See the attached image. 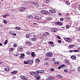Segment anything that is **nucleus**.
<instances>
[{"mask_svg":"<svg viewBox=\"0 0 80 80\" xmlns=\"http://www.w3.org/2000/svg\"><path fill=\"white\" fill-rule=\"evenodd\" d=\"M46 55L47 57H51L53 56V53L52 52H48L46 54Z\"/></svg>","mask_w":80,"mask_h":80,"instance_id":"1","label":"nucleus"},{"mask_svg":"<svg viewBox=\"0 0 80 80\" xmlns=\"http://www.w3.org/2000/svg\"><path fill=\"white\" fill-rule=\"evenodd\" d=\"M41 12L44 14V15H47L48 14V12L46 10H42L41 11Z\"/></svg>","mask_w":80,"mask_h":80,"instance_id":"2","label":"nucleus"},{"mask_svg":"<svg viewBox=\"0 0 80 80\" xmlns=\"http://www.w3.org/2000/svg\"><path fill=\"white\" fill-rule=\"evenodd\" d=\"M50 30L51 32H56L58 31V29L56 28H50Z\"/></svg>","mask_w":80,"mask_h":80,"instance_id":"3","label":"nucleus"},{"mask_svg":"<svg viewBox=\"0 0 80 80\" xmlns=\"http://www.w3.org/2000/svg\"><path fill=\"white\" fill-rule=\"evenodd\" d=\"M26 10V8L24 7H21L20 8L19 10L20 11V12H25V10Z\"/></svg>","mask_w":80,"mask_h":80,"instance_id":"4","label":"nucleus"},{"mask_svg":"<svg viewBox=\"0 0 80 80\" xmlns=\"http://www.w3.org/2000/svg\"><path fill=\"white\" fill-rule=\"evenodd\" d=\"M23 50V48L21 46L18 47L17 48V50L18 52H22Z\"/></svg>","mask_w":80,"mask_h":80,"instance_id":"5","label":"nucleus"},{"mask_svg":"<svg viewBox=\"0 0 80 80\" xmlns=\"http://www.w3.org/2000/svg\"><path fill=\"white\" fill-rule=\"evenodd\" d=\"M49 12H50V13H55L56 11H55V10L53 8H51L49 9Z\"/></svg>","mask_w":80,"mask_h":80,"instance_id":"6","label":"nucleus"},{"mask_svg":"<svg viewBox=\"0 0 80 80\" xmlns=\"http://www.w3.org/2000/svg\"><path fill=\"white\" fill-rule=\"evenodd\" d=\"M21 56L19 57V58L21 59L25 58V54L23 53L21 54L20 55Z\"/></svg>","mask_w":80,"mask_h":80,"instance_id":"7","label":"nucleus"},{"mask_svg":"<svg viewBox=\"0 0 80 80\" xmlns=\"http://www.w3.org/2000/svg\"><path fill=\"white\" fill-rule=\"evenodd\" d=\"M30 62V60L28 59L26 61V62L24 61V64H29Z\"/></svg>","mask_w":80,"mask_h":80,"instance_id":"8","label":"nucleus"},{"mask_svg":"<svg viewBox=\"0 0 80 80\" xmlns=\"http://www.w3.org/2000/svg\"><path fill=\"white\" fill-rule=\"evenodd\" d=\"M56 24L57 25H59V26H60L63 25V23L61 22H57L56 23Z\"/></svg>","mask_w":80,"mask_h":80,"instance_id":"9","label":"nucleus"},{"mask_svg":"<svg viewBox=\"0 0 80 80\" xmlns=\"http://www.w3.org/2000/svg\"><path fill=\"white\" fill-rule=\"evenodd\" d=\"M18 72V71H14L11 72V74H12L13 75L14 74H16Z\"/></svg>","mask_w":80,"mask_h":80,"instance_id":"10","label":"nucleus"},{"mask_svg":"<svg viewBox=\"0 0 80 80\" xmlns=\"http://www.w3.org/2000/svg\"><path fill=\"white\" fill-rule=\"evenodd\" d=\"M34 74L35 76H36V75H39V72H38V70H37L36 72H34Z\"/></svg>","mask_w":80,"mask_h":80,"instance_id":"11","label":"nucleus"},{"mask_svg":"<svg viewBox=\"0 0 80 80\" xmlns=\"http://www.w3.org/2000/svg\"><path fill=\"white\" fill-rule=\"evenodd\" d=\"M32 3L33 5H35V6H37V5H38V2H33Z\"/></svg>","mask_w":80,"mask_h":80,"instance_id":"12","label":"nucleus"},{"mask_svg":"<svg viewBox=\"0 0 80 80\" xmlns=\"http://www.w3.org/2000/svg\"><path fill=\"white\" fill-rule=\"evenodd\" d=\"M35 18L36 19H37V20H39V19L40 18V15L36 16L35 17Z\"/></svg>","mask_w":80,"mask_h":80,"instance_id":"13","label":"nucleus"},{"mask_svg":"<svg viewBox=\"0 0 80 80\" xmlns=\"http://www.w3.org/2000/svg\"><path fill=\"white\" fill-rule=\"evenodd\" d=\"M31 56L33 58L35 57V52H32L31 53Z\"/></svg>","mask_w":80,"mask_h":80,"instance_id":"14","label":"nucleus"},{"mask_svg":"<svg viewBox=\"0 0 80 80\" xmlns=\"http://www.w3.org/2000/svg\"><path fill=\"white\" fill-rule=\"evenodd\" d=\"M37 80H40V76L38 75H37L36 76Z\"/></svg>","mask_w":80,"mask_h":80,"instance_id":"15","label":"nucleus"},{"mask_svg":"<svg viewBox=\"0 0 80 80\" xmlns=\"http://www.w3.org/2000/svg\"><path fill=\"white\" fill-rule=\"evenodd\" d=\"M31 40L32 42H35L37 41V39L35 38H32L31 39Z\"/></svg>","mask_w":80,"mask_h":80,"instance_id":"16","label":"nucleus"},{"mask_svg":"<svg viewBox=\"0 0 80 80\" xmlns=\"http://www.w3.org/2000/svg\"><path fill=\"white\" fill-rule=\"evenodd\" d=\"M71 58L72 59V60H75L76 59V56H75L72 55L71 56Z\"/></svg>","mask_w":80,"mask_h":80,"instance_id":"17","label":"nucleus"},{"mask_svg":"<svg viewBox=\"0 0 80 80\" xmlns=\"http://www.w3.org/2000/svg\"><path fill=\"white\" fill-rule=\"evenodd\" d=\"M36 62L37 63H39L40 62V59L37 58L36 60Z\"/></svg>","mask_w":80,"mask_h":80,"instance_id":"18","label":"nucleus"},{"mask_svg":"<svg viewBox=\"0 0 80 80\" xmlns=\"http://www.w3.org/2000/svg\"><path fill=\"white\" fill-rule=\"evenodd\" d=\"M30 75H32V76H35V72H32L30 73Z\"/></svg>","mask_w":80,"mask_h":80,"instance_id":"19","label":"nucleus"},{"mask_svg":"<svg viewBox=\"0 0 80 80\" xmlns=\"http://www.w3.org/2000/svg\"><path fill=\"white\" fill-rule=\"evenodd\" d=\"M4 70L6 72H8L10 70H9V68L6 67L4 68Z\"/></svg>","mask_w":80,"mask_h":80,"instance_id":"20","label":"nucleus"},{"mask_svg":"<svg viewBox=\"0 0 80 80\" xmlns=\"http://www.w3.org/2000/svg\"><path fill=\"white\" fill-rule=\"evenodd\" d=\"M28 18L29 19H33V16H32V15H30L28 17Z\"/></svg>","mask_w":80,"mask_h":80,"instance_id":"21","label":"nucleus"},{"mask_svg":"<svg viewBox=\"0 0 80 80\" xmlns=\"http://www.w3.org/2000/svg\"><path fill=\"white\" fill-rule=\"evenodd\" d=\"M72 39L68 38V43H71V42H72Z\"/></svg>","mask_w":80,"mask_h":80,"instance_id":"22","label":"nucleus"},{"mask_svg":"<svg viewBox=\"0 0 80 80\" xmlns=\"http://www.w3.org/2000/svg\"><path fill=\"white\" fill-rule=\"evenodd\" d=\"M39 73H43L44 72L43 70H38Z\"/></svg>","mask_w":80,"mask_h":80,"instance_id":"23","label":"nucleus"},{"mask_svg":"<svg viewBox=\"0 0 80 80\" xmlns=\"http://www.w3.org/2000/svg\"><path fill=\"white\" fill-rule=\"evenodd\" d=\"M17 30H21V28L18 27H17L15 28Z\"/></svg>","mask_w":80,"mask_h":80,"instance_id":"24","label":"nucleus"},{"mask_svg":"<svg viewBox=\"0 0 80 80\" xmlns=\"http://www.w3.org/2000/svg\"><path fill=\"white\" fill-rule=\"evenodd\" d=\"M79 51L78 50H72V52H78Z\"/></svg>","mask_w":80,"mask_h":80,"instance_id":"25","label":"nucleus"},{"mask_svg":"<svg viewBox=\"0 0 80 80\" xmlns=\"http://www.w3.org/2000/svg\"><path fill=\"white\" fill-rule=\"evenodd\" d=\"M3 22L4 24H7V21L5 20H3Z\"/></svg>","mask_w":80,"mask_h":80,"instance_id":"26","label":"nucleus"},{"mask_svg":"<svg viewBox=\"0 0 80 80\" xmlns=\"http://www.w3.org/2000/svg\"><path fill=\"white\" fill-rule=\"evenodd\" d=\"M73 47H74V46H73V45H70V46H69V48H73Z\"/></svg>","mask_w":80,"mask_h":80,"instance_id":"27","label":"nucleus"},{"mask_svg":"<svg viewBox=\"0 0 80 80\" xmlns=\"http://www.w3.org/2000/svg\"><path fill=\"white\" fill-rule=\"evenodd\" d=\"M33 60H30V64L31 65H32V64H33Z\"/></svg>","mask_w":80,"mask_h":80,"instance_id":"28","label":"nucleus"},{"mask_svg":"<svg viewBox=\"0 0 80 80\" xmlns=\"http://www.w3.org/2000/svg\"><path fill=\"white\" fill-rule=\"evenodd\" d=\"M66 64L67 65H70V62H69V61H68V60H66Z\"/></svg>","mask_w":80,"mask_h":80,"instance_id":"29","label":"nucleus"},{"mask_svg":"<svg viewBox=\"0 0 80 80\" xmlns=\"http://www.w3.org/2000/svg\"><path fill=\"white\" fill-rule=\"evenodd\" d=\"M13 50V48H10L9 49V51L10 52H12Z\"/></svg>","mask_w":80,"mask_h":80,"instance_id":"30","label":"nucleus"},{"mask_svg":"<svg viewBox=\"0 0 80 80\" xmlns=\"http://www.w3.org/2000/svg\"><path fill=\"white\" fill-rule=\"evenodd\" d=\"M7 43H8V40H6L4 42V44H5V45H7Z\"/></svg>","mask_w":80,"mask_h":80,"instance_id":"31","label":"nucleus"},{"mask_svg":"<svg viewBox=\"0 0 80 80\" xmlns=\"http://www.w3.org/2000/svg\"><path fill=\"white\" fill-rule=\"evenodd\" d=\"M66 3L67 5H70V2H68L67 1L66 2Z\"/></svg>","mask_w":80,"mask_h":80,"instance_id":"32","label":"nucleus"},{"mask_svg":"<svg viewBox=\"0 0 80 80\" xmlns=\"http://www.w3.org/2000/svg\"><path fill=\"white\" fill-rule=\"evenodd\" d=\"M9 33L10 34H11V35H13V31H11L9 32Z\"/></svg>","mask_w":80,"mask_h":80,"instance_id":"33","label":"nucleus"},{"mask_svg":"<svg viewBox=\"0 0 80 80\" xmlns=\"http://www.w3.org/2000/svg\"><path fill=\"white\" fill-rule=\"evenodd\" d=\"M24 76H22V75H21L20 76V77L21 78V79H22V80H23L24 79Z\"/></svg>","mask_w":80,"mask_h":80,"instance_id":"34","label":"nucleus"},{"mask_svg":"<svg viewBox=\"0 0 80 80\" xmlns=\"http://www.w3.org/2000/svg\"><path fill=\"white\" fill-rule=\"evenodd\" d=\"M65 41H66L67 42H68V38H65L64 39Z\"/></svg>","mask_w":80,"mask_h":80,"instance_id":"35","label":"nucleus"},{"mask_svg":"<svg viewBox=\"0 0 80 80\" xmlns=\"http://www.w3.org/2000/svg\"><path fill=\"white\" fill-rule=\"evenodd\" d=\"M27 55H30V52L29 51H27Z\"/></svg>","mask_w":80,"mask_h":80,"instance_id":"36","label":"nucleus"},{"mask_svg":"<svg viewBox=\"0 0 80 80\" xmlns=\"http://www.w3.org/2000/svg\"><path fill=\"white\" fill-rule=\"evenodd\" d=\"M53 42L52 41H50L49 42V44H50V45H51L52 44H53Z\"/></svg>","mask_w":80,"mask_h":80,"instance_id":"37","label":"nucleus"},{"mask_svg":"<svg viewBox=\"0 0 80 80\" xmlns=\"http://www.w3.org/2000/svg\"><path fill=\"white\" fill-rule=\"evenodd\" d=\"M60 66H61V68H63V67L65 66V64H62V65H61Z\"/></svg>","mask_w":80,"mask_h":80,"instance_id":"38","label":"nucleus"},{"mask_svg":"<svg viewBox=\"0 0 80 80\" xmlns=\"http://www.w3.org/2000/svg\"><path fill=\"white\" fill-rule=\"evenodd\" d=\"M54 65L55 64H56V65H58V64L59 63V62H54Z\"/></svg>","mask_w":80,"mask_h":80,"instance_id":"39","label":"nucleus"},{"mask_svg":"<svg viewBox=\"0 0 80 80\" xmlns=\"http://www.w3.org/2000/svg\"><path fill=\"white\" fill-rule=\"evenodd\" d=\"M51 78H52V77H49V78H47V80H51Z\"/></svg>","mask_w":80,"mask_h":80,"instance_id":"40","label":"nucleus"},{"mask_svg":"<svg viewBox=\"0 0 80 80\" xmlns=\"http://www.w3.org/2000/svg\"><path fill=\"white\" fill-rule=\"evenodd\" d=\"M47 22H48V21H50V18H47Z\"/></svg>","mask_w":80,"mask_h":80,"instance_id":"41","label":"nucleus"},{"mask_svg":"<svg viewBox=\"0 0 80 80\" xmlns=\"http://www.w3.org/2000/svg\"><path fill=\"white\" fill-rule=\"evenodd\" d=\"M26 37L27 38H29V36H28V34H27L26 35Z\"/></svg>","mask_w":80,"mask_h":80,"instance_id":"42","label":"nucleus"},{"mask_svg":"<svg viewBox=\"0 0 80 80\" xmlns=\"http://www.w3.org/2000/svg\"><path fill=\"white\" fill-rule=\"evenodd\" d=\"M17 46V43H15L13 45V47H16Z\"/></svg>","mask_w":80,"mask_h":80,"instance_id":"43","label":"nucleus"},{"mask_svg":"<svg viewBox=\"0 0 80 80\" xmlns=\"http://www.w3.org/2000/svg\"><path fill=\"white\" fill-rule=\"evenodd\" d=\"M66 27V28H70V26L68 25H67Z\"/></svg>","mask_w":80,"mask_h":80,"instance_id":"44","label":"nucleus"},{"mask_svg":"<svg viewBox=\"0 0 80 80\" xmlns=\"http://www.w3.org/2000/svg\"><path fill=\"white\" fill-rule=\"evenodd\" d=\"M60 20L61 21H63V20H64V19L63 18H60Z\"/></svg>","mask_w":80,"mask_h":80,"instance_id":"45","label":"nucleus"},{"mask_svg":"<svg viewBox=\"0 0 80 80\" xmlns=\"http://www.w3.org/2000/svg\"><path fill=\"white\" fill-rule=\"evenodd\" d=\"M50 70L51 72H53V71H54V69L53 68H51L50 69Z\"/></svg>","mask_w":80,"mask_h":80,"instance_id":"46","label":"nucleus"},{"mask_svg":"<svg viewBox=\"0 0 80 80\" xmlns=\"http://www.w3.org/2000/svg\"><path fill=\"white\" fill-rule=\"evenodd\" d=\"M42 36H43L44 37H46L47 36V35L45 33H43L42 34Z\"/></svg>","mask_w":80,"mask_h":80,"instance_id":"47","label":"nucleus"},{"mask_svg":"<svg viewBox=\"0 0 80 80\" xmlns=\"http://www.w3.org/2000/svg\"><path fill=\"white\" fill-rule=\"evenodd\" d=\"M57 38H58V39H61V37L59 36H58L57 37Z\"/></svg>","mask_w":80,"mask_h":80,"instance_id":"48","label":"nucleus"},{"mask_svg":"<svg viewBox=\"0 0 80 80\" xmlns=\"http://www.w3.org/2000/svg\"><path fill=\"white\" fill-rule=\"evenodd\" d=\"M75 30H76V32H78V31H79L78 29V28H75Z\"/></svg>","mask_w":80,"mask_h":80,"instance_id":"49","label":"nucleus"},{"mask_svg":"<svg viewBox=\"0 0 80 80\" xmlns=\"http://www.w3.org/2000/svg\"><path fill=\"white\" fill-rule=\"evenodd\" d=\"M3 18H6V17H7V15H3Z\"/></svg>","mask_w":80,"mask_h":80,"instance_id":"50","label":"nucleus"},{"mask_svg":"<svg viewBox=\"0 0 80 80\" xmlns=\"http://www.w3.org/2000/svg\"><path fill=\"white\" fill-rule=\"evenodd\" d=\"M65 19L66 20H69V18L68 17H66L65 18Z\"/></svg>","mask_w":80,"mask_h":80,"instance_id":"51","label":"nucleus"},{"mask_svg":"<svg viewBox=\"0 0 80 80\" xmlns=\"http://www.w3.org/2000/svg\"><path fill=\"white\" fill-rule=\"evenodd\" d=\"M14 11H15V10H14L13 9H11L10 10V12H13Z\"/></svg>","mask_w":80,"mask_h":80,"instance_id":"52","label":"nucleus"},{"mask_svg":"<svg viewBox=\"0 0 80 80\" xmlns=\"http://www.w3.org/2000/svg\"><path fill=\"white\" fill-rule=\"evenodd\" d=\"M45 33H46L47 35H50V33L48 32H45Z\"/></svg>","mask_w":80,"mask_h":80,"instance_id":"53","label":"nucleus"},{"mask_svg":"<svg viewBox=\"0 0 80 80\" xmlns=\"http://www.w3.org/2000/svg\"><path fill=\"white\" fill-rule=\"evenodd\" d=\"M78 70L79 72H80V67H79L78 68Z\"/></svg>","mask_w":80,"mask_h":80,"instance_id":"54","label":"nucleus"},{"mask_svg":"<svg viewBox=\"0 0 80 80\" xmlns=\"http://www.w3.org/2000/svg\"><path fill=\"white\" fill-rule=\"evenodd\" d=\"M46 3H49V1H48V0H46Z\"/></svg>","mask_w":80,"mask_h":80,"instance_id":"55","label":"nucleus"},{"mask_svg":"<svg viewBox=\"0 0 80 80\" xmlns=\"http://www.w3.org/2000/svg\"><path fill=\"white\" fill-rule=\"evenodd\" d=\"M28 45H29L30 46V45H32V43H30V42L29 43H28Z\"/></svg>","mask_w":80,"mask_h":80,"instance_id":"56","label":"nucleus"},{"mask_svg":"<svg viewBox=\"0 0 80 80\" xmlns=\"http://www.w3.org/2000/svg\"><path fill=\"white\" fill-rule=\"evenodd\" d=\"M27 79V77H24V80H26Z\"/></svg>","mask_w":80,"mask_h":80,"instance_id":"57","label":"nucleus"},{"mask_svg":"<svg viewBox=\"0 0 80 80\" xmlns=\"http://www.w3.org/2000/svg\"><path fill=\"white\" fill-rule=\"evenodd\" d=\"M12 35H13V36H16V35H17V34L13 33Z\"/></svg>","mask_w":80,"mask_h":80,"instance_id":"58","label":"nucleus"},{"mask_svg":"<svg viewBox=\"0 0 80 80\" xmlns=\"http://www.w3.org/2000/svg\"><path fill=\"white\" fill-rule=\"evenodd\" d=\"M61 68H62V67H61V66H59L58 68V69H61Z\"/></svg>","mask_w":80,"mask_h":80,"instance_id":"59","label":"nucleus"},{"mask_svg":"<svg viewBox=\"0 0 80 80\" xmlns=\"http://www.w3.org/2000/svg\"><path fill=\"white\" fill-rule=\"evenodd\" d=\"M78 9H79V10H80V5H78Z\"/></svg>","mask_w":80,"mask_h":80,"instance_id":"60","label":"nucleus"},{"mask_svg":"<svg viewBox=\"0 0 80 80\" xmlns=\"http://www.w3.org/2000/svg\"><path fill=\"white\" fill-rule=\"evenodd\" d=\"M77 57H80V55L79 54H77Z\"/></svg>","mask_w":80,"mask_h":80,"instance_id":"61","label":"nucleus"},{"mask_svg":"<svg viewBox=\"0 0 80 80\" xmlns=\"http://www.w3.org/2000/svg\"><path fill=\"white\" fill-rule=\"evenodd\" d=\"M48 59H49V58H46L45 60H48Z\"/></svg>","mask_w":80,"mask_h":80,"instance_id":"62","label":"nucleus"},{"mask_svg":"<svg viewBox=\"0 0 80 80\" xmlns=\"http://www.w3.org/2000/svg\"><path fill=\"white\" fill-rule=\"evenodd\" d=\"M60 75H56V77H58V78H59V77H60Z\"/></svg>","mask_w":80,"mask_h":80,"instance_id":"63","label":"nucleus"},{"mask_svg":"<svg viewBox=\"0 0 80 80\" xmlns=\"http://www.w3.org/2000/svg\"><path fill=\"white\" fill-rule=\"evenodd\" d=\"M58 42L59 43H61V42H62V41H61V40H59L58 41Z\"/></svg>","mask_w":80,"mask_h":80,"instance_id":"64","label":"nucleus"}]
</instances>
